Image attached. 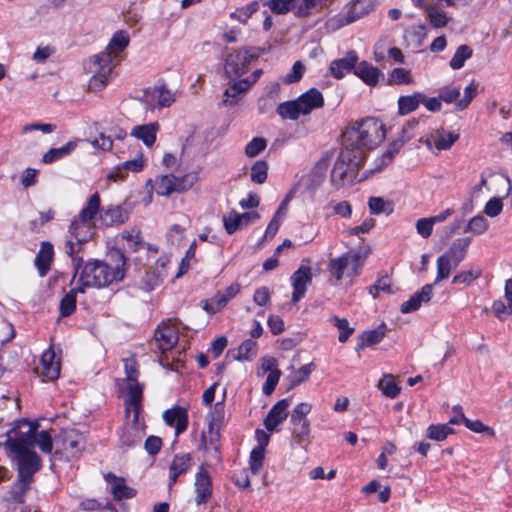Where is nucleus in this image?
Returning <instances> with one entry per match:
<instances>
[{
    "label": "nucleus",
    "mask_w": 512,
    "mask_h": 512,
    "mask_svg": "<svg viewBox=\"0 0 512 512\" xmlns=\"http://www.w3.org/2000/svg\"><path fill=\"white\" fill-rule=\"evenodd\" d=\"M62 444L65 450H70L72 453H78L85 447V438L82 433L75 429L63 430Z\"/></svg>",
    "instance_id": "nucleus-34"
},
{
    "label": "nucleus",
    "mask_w": 512,
    "mask_h": 512,
    "mask_svg": "<svg viewBox=\"0 0 512 512\" xmlns=\"http://www.w3.org/2000/svg\"><path fill=\"white\" fill-rule=\"evenodd\" d=\"M132 204L125 201L121 204H109L102 209L101 220L106 224H124L129 220Z\"/></svg>",
    "instance_id": "nucleus-18"
},
{
    "label": "nucleus",
    "mask_w": 512,
    "mask_h": 512,
    "mask_svg": "<svg viewBox=\"0 0 512 512\" xmlns=\"http://www.w3.org/2000/svg\"><path fill=\"white\" fill-rule=\"evenodd\" d=\"M262 0H254L246 6L237 8L230 13V18L236 20L241 24H247L248 20L255 14L261 7Z\"/></svg>",
    "instance_id": "nucleus-41"
},
{
    "label": "nucleus",
    "mask_w": 512,
    "mask_h": 512,
    "mask_svg": "<svg viewBox=\"0 0 512 512\" xmlns=\"http://www.w3.org/2000/svg\"><path fill=\"white\" fill-rule=\"evenodd\" d=\"M126 377L123 379L124 387L121 389L126 393L124 400L125 414L129 417L130 412L134 413V421H137L142 409L143 384L138 382L139 371L134 358L124 360Z\"/></svg>",
    "instance_id": "nucleus-6"
},
{
    "label": "nucleus",
    "mask_w": 512,
    "mask_h": 512,
    "mask_svg": "<svg viewBox=\"0 0 512 512\" xmlns=\"http://www.w3.org/2000/svg\"><path fill=\"white\" fill-rule=\"evenodd\" d=\"M158 130L159 124L157 122L137 125L132 129L131 136L141 140L149 147L155 143Z\"/></svg>",
    "instance_id": "nucleus-35"
},
{
    "label": "nucleus",
    "mask_w": 512,
    "mask_h": 512,
    "mask_svg": "<svg viewBox=\"0 0 512 512\" xmlns=\"http://www.w3.org/2000/svg\"><path fill=\"white\" fill-rule=\"evenodd\" d=\"M385 138L384 126L376 118H366L355 123L344 134V146L354 152L373 149Z\"/></svg>",
    "instance_id": "nucleus-4"
},
{
    "label": "nucleus",
    "mask_w": 512,
    "mask_h": 512,
    "mask_svg": "<svg viewBox=\"0 0 512 512\" xmlns=\"http://www.w3.org/2000/svg\"><path fill=\"white\" fill-rule=\"evenodd\" d=\"M77 293H84L83 287L72 289L61 299L60 314L62 317H68L75 311Z\"/></svg>",
    "instance_id": "nucleus-44"
},
{
    "label": "nucleus",
    "mask_w": 512,
    "mask_h": 512,
    "mask_svg": "<svg viewBox=\"0 0 512 512\" xmlns=\"http://www.w3.org/2000/svg\"><path fill=\"white\" fill-rule=\"evenodd\" d=\"M157 103L161 107H169L174 103V94L166 87V85H160L157 88Z\"/></svg>",
    "instance_id": "nucleus-64"
},
{
    "label": "nucleus",
    "mask_w": 512,
    "mask_h": 512,
    "mask_svg": "<svg viewBox=\"0 0 512 512\" xmlns=\"http://www.w3.org/2000/svg\"><path fill=\"white\" fill-rule=\"evenodd\" d=\"M155 339L161 350H169L178 342V332L173 326L163 325L155 332Z\"/></svg>",
    "instance_id": "nucleus-32"
},
{
    "label": "nucleus",
    "mask_w": 512,
    "mask_h": 512,
    "mask_svg": "<svg viewBox=\"0 0 512 512\" xmlns=\"http://www.w3.org/2000/svg\"><path fill=\"white\" fill-rule=\"evenodd\" d=\"M77 147V141H69L64 146L59 148L49 149L42 157V162L45 164H51L58 160H61L70 155Z\"/></svg>",
    "instance_id": "nucleus-38"
},
{
    "label": "nucleus",
    "mask_w": 512,
    "mask_h": 512,
    "mask_svg": "<svg viewBox=\"0 0 512 512\" xmlns=\"http://www.w3.org/2000/svg\"><path fill=\"white\" fill-rule=\"evenodd\" d=\"M207 463L202 464L195 475V502L197 505L207 503L212 497V480L206 470Z\"/></svg>",
    "instance_id": "nucleus-17"
},
{
    "label": "nucleus",
    "mask_w": 512,
    "mask_h": 512,
    "mask_svg": "<svg viewBox=\"0 0 512 512\" xmlns=\"http://www.w3.org/2000/svg\"><path fill=\"white\" fill-rule=\"evenodd\" d=\"M31 459L34 460V462H30L29 464L15 461L18 467V481L12 488L11 499L17 503L24 502V495L33 481L34 474L38 471L35 456L31 457L30 460Z\"/></svg>",
    "instance_id": "nucleus-10"
},
{
    "label": "nucleus",
    "mask_w": 512,
    "mask_h": 512,
    "mask_svg": "<svg viewBox=\"0 0 512 512\" xmlns=\"http://www.w3.org/2000/svg\"><path fill=\"white\" fill-rule=\"evenodd\" d=\"M330 322L340 331L338 340L341 343H345L355 331L354 327H350L349 322L346 318H339L338 316H333L330 319Z\"/></svg>",
    "instance_id": "nucleus-51"
},
{
    "label": "nucleus",
    "mask_w": 512,
    "mask_h": 512,
    "mask_svg": "<svg viewBox=\"0 0 512 512\" xmlns=\"http://www.w3.org/2000/svg\"><path fill=\"white\" fill-rule=\"evenodd\" d=\"M163 419L167 425L175 427V435L183 433L188 427L187 410L180 406L168 409L163 414Z\"/></svg>",
    "instance_id": "nucleus-24"
},
{
    "label": "nucleus",
    "mask_w": 512,
    "mask_h": 512,
    "mask_svg": "<svg viewBox=\"0 0 512 512\" xmlns=\"http://www.w3.org/2000/svg\"><path fill=\"white\" fill-rule=\"evenodd\" d=\"M461 420L468 429L475 433H488L490 436L494 435V430L489 426H486L480 420H470L467 417H465L464 414H461Z\"/></svg>",
    "instance_id": "nucleus-60"
},
{
    "label": "nucleus",
    "mask_w": 512,
    "mask_h": 512,
    "mask_svg": "<svg viewBox=\"0 0 512 512\" xmlns=\"http://www.w3.org/2000/svg\"><path fill=\"white\" fill-rule=\"evenodd\" d=\"M39 424L22 419L17 422L14 428L7 433V440L4 446L11 453L14 461L25 464L30 463V458L35 456L37 469L41 467V459L33 450L37 444L44 453H51L53 448L52 437L48 431L38 432ZM34 460L31 459V463Z\"/></svg>",
    "instance_id": "nucleus-1"
},
{
    "label": "nucleus",
    "mask_w": 512,
    "mask_h": 512,
    "mask_svg": "<svg viewBox=\"0 0 512 512\" xmlns=\"http://www.w3.org/2000/svg\"><path fill=\"white\" fill-rule=\"evenodd\" d=\"M297 0H262V6H268L275 14H286L295 7Z\"/></svg>",
    "instance_id": "nucleus-52"
},
{
    "label": "nucleus",
    "mask_w": 512,
    "mask_h": 512,
    "mask_svg": "<svg viewBox=\"0 0 512 512\" xmlns=\"http://www.w3.org/2000/svg\"><path fill=\"white\" fill-rule=\"evenodd\" d=\"M329 165L328 157L319 159L311 171L301 178L300 185L303 186L306 191H315L325 180Z\"/></svg>",
    "instance_id": "nucleus-16"
},
{
    "label": "nucleus",
    "mask_w": 512,
    "mask_h": 512,
    "mask_svg": "<svg viewBox=\"0 0 512 512\" xmlns=\"http://www.w3.org/2000/svg\"><path fill=\"white\" fill-rule=\"evenodd\" d=\"M184 179L172 174L161 176L156 182V192L160 196H168L173 192L185 191Z\"/></svg>",
    "instance_id": "nucleus-28"
},
{
    "label": "nucleus",
    "mask_w": 512,
    "mask_h": 512,
    "mask_svg": "<svg viewBox=\"0 0 512 512\" xmlns=\"http://www.w3.org/2000/svg\"><path fill=\"white\" fill-rule=\"evenodd\" d=\"M257 352V343L251 339L245 340L233 354L234 359L239 361L251 360Z\"/></svg>",
    "instance_id": "nucleus-48"
},
{
    "label": "nucleus",
    "mask_w": 512,
    "mask_h": 512,
    "mask_svg": "<svg viewBox=\"0 0 512 512\" xmlns=\"http://www.w3.org/2000/svg\"><path fill=\"white\" fill-rule=\"evenodd\" d=\"M368 206L371 214L375 215H390L394 211V203L389 200H384L381 197H370L368 200Z\"/></svg>",
    "instance_id": "nucleus-45"
},
{
    "label": "nucleus",
    "mask_w": 512,
    "mask_h": 512,
    "mask_svg": "<svg viewBox=\"0 0 512 512\" xmlns=\"http://www.w3.org/2000/svg\"><path fill=\"white\" fill-rule=\"evenodd\" d=\"M358 60L359 58L355 51H348L343 58L333 60L330 63L329 70L331 75L336 79H341L346 73L354 72Z\"/></svg>",
    "instance_id": "nucleus-21"
},
{
    "label": "nucleus",
    "mask_w": 512,
    "mask_h": 512,
    "mask_svg": "<svg viewBox=\"0 0 512 512\" xmlns=\"http://www.w3.org/2000/svg\"><path fill=\"white\" fill-rule=\"evenodd\" d=\"M131 414V424L124 429L123 434L121 436V445L122 447L125 448H130L139 444L142 438V433L138 427L139 418L137 419V421H134V413L132 411L130 412L129 416Z\"/></svg>",
    "instance_id": "nucleus-37"
},
{
    "label": "nucleus",
    "mask_w": 512,
    "mask_h": 512,
    "mask_svg": "<svg viewBox=\"0 0 512 512\" xmlns=\"http://www.w3.org/2000/svg\"><path fill=\"white\" fill-rule=\"evenodd\" d=\"M472 54L473 51L468 45H460L450 60V67L454 70L461 69L465 61L472 57Z\"/></svg>",
    "instance_id": "nucleus-49"
},
{
    "label": "nucleus",
    "mask_w": 512,
    "mask_h": 512,
    "mask_svg": "<svg viewBox=\"0 0 512 512\" xmlns=\"http://www.w3.org/2000/svg\"><path fill=\"white\" fill-rule=\"evenodd\" d=\"M378 387L382 393L389 398H395L400 393V388L396 384L392 374H385L379 381Z\"/></svg>",
    "instance_id": "nucleus-50"
},
{
    "label": "nucleus",
    "mask_w": 512,
    "mask_h": 512,
    "mask_svg": "<svg viewBox=\"0 0 512 512\" xmlns=\"http://www.w3.org/2000/svg\"><path fill=\"white\" fill-rule=\"evenodd\" d=\"M105 479L110 485V492L112 493L114 499L121 501L124 499H131L136 495V490L127 486L123 477H118L115 474L109 472L105 475Z\"/></svg>",
    "instance_id": "nucleus-23"
},
{
    "label": "nucleus",
    "mask_w": 512,
    "mask_h": 512,
    "mask_svg": "<svg viewBox=\"0 0 512 512\" xmlns=\"http://www.w3.org/2000/svg\"><path fill=\"white\" fill-rule=\"evenodd\" d=\"M259 219V213L257 211H249L242 214L232 212L228 218L224 217L223 224H244L254 222Z\"/></svg>",
    "instance_id": "nucleus-54"
},
{
    "label": "nucleus",
    "mask_w": 512,
    "mask_h": 512,
    "mask_svg": "<svg viewBox=\"0 0 512 512\" xmlns=\"http://www.w3.org/2000/svg\"><path fill=\"white\" fill-rule=\"evenodd\" d=\"M101 198L98 192L92 194L78 214V221L86 224L93 221L100 212Z\"/></svg>",
    "instance_id": "nucleus-33"
},
{
    "label": "nucleus",
    "mask_w": 512,
    "mask_h": 512,
    "mask_svg": "<svg viewBox=\"0 0 512 512\" xmlns=\"http://www.w3.org/2000/svg\"><path fill=\"white\" fill-rule=\"evenodd\" d=\"M389 82L394 84H411L413 79L408 70L395 68L390 73Z\"/></svg>",
    "instance_id": "nucleus-61"
},
{
    "label": "nucleus",
    "mask_w": 512,
    "mask_h": 512,
    "mask_svg": "<svg viewBox=\"0 0 512 512\" xmlns=\"http://www.w3.org/2000/svg\"><path fill=\"white\" fill-rule=\"evenodd\" d=\"M267 146V141L262 137L253 138L245 148L248 157H255L260 154Z\"/></svg>",
    "instance_id": "nucleus-63"
},
{
    "label": "nucleus",
    "mask_w": 512,
    "mask_h": 512,
    "mask_svg": "<svg viewBox=\"0 0 512 512\" xmlns=\"http://www.w3.org/2000/svg\"><path fill=\"white\" fill-rule=\"evenodd\" d=\"M302 115H308L314 109L321 108L324 105L322 93L316 88H311L296 99Z\"/></svg>",
    "instance_id": "nucleus-26"
},
{
    "label": "nucleus",
    "mask_w": 512,
    "mask_h": 512,
    "mask_svg": "<svg viewBox=\"0 0 512 512\" xmlns=\"http://www.w3.org/2000/svg\"><path fill=\"white\" fill-rule=\"evenodd\" d=\"M199 449L203 450L212 462H221L220 432L213 423L209 424L207 431L202 432Z\"/></svg>",
    "instance_id": "nucleus-13"
},
{
    "label": "nucleus",
    "mask_w": 512,
    "mask_h": 512,
    "mask_svg": "<svg viewBox=\"0 0 512 512\" xmlns=\"http://www.w3.org/2000/svg\"><path fill=\"white\" fill-rule=\"evenodd\" d=\"M370 253L369 249L360 252H348L341 257L331 259L328 265L330 273L341 280L344 275L354 277L359 274L365 259Z\"/></svg>",
    "instance_id": "nucleus-8"
},
{
    "label": "nucleus",
    "mask_w": 512,
    "mask_h": 512,
    "mask_svg": "<svg viewBox=\"0 0 512 512\" xmlns=\"http://www.w3.org/2000/svg\"><path fill=\"white\" fill-rule=\"evenodd\" d=\"M294 196V190H291L285 198L280 203L278 209L276 210L273 218L269 222V224H279L280 222L284 221L288 212V205L291 199Z\"/></svg>",
    "instance_id": "nucleus-59"
},
{
    "label": "nucleus",
    "mask_w": 512,
    "mask_h": 512,
    "mask_svg": "<svg viewBox=\"0 0 512 512\" xmlns=\"http://www.w3.org/2000/svg\"><path fill=\"white\" fill-rule=\"evenodd\" d=\"M423 101V93L414 92L411 95L400 96L398 99V113L407 115L415 111Z\"/></svg>",
    "instance_id": "nucleus-39"
},
{
    "label": "nucleus",
    "mask_w": 512,
    "mask_h": 512,
    "mask_svg": "<svg viewBox=\"0 0 512 512\" xmlns=\"http://www.w3.org/2000/svg\"><path fill=\"white\" fill-rule=\"evenodd\" d=\"M411 136L407 138H401L394 140L391 142L383 154L375 160L374 167L370 169L369 173L373 174L375 172L381 171L384 167L388 166L395 156L399 153L400 149L403 147L404 143L408 141Z\"/></svg>",
    "instance_id": "nucleus-25"
},
{
    "label": "nucleus",
    "mask_w": 512,
    "mask_h": 512,
    "mask_svg": "<svg viewBox=\"0 0 512 512\" xmlns=\"http://www.w3.org/2000/svg\"><path fill=\"white\" fill-rule=\"evenodd\" d=\"M52 260L53 246L48 242H43L35 258V265L38 269L40 276L43 277L48 273V271L50 270Z\"/></svg>",
    "instance_id": "nucleus-36"
},
{
    "label": "nucleus",
    "mask_w": 512,
    "mask_h": 512,
    "mask_svg": "<svg viewBox=\"0 0 512 512\" xmlns=\"http://www.w3.org/2000/svg\"><path fill=\"white\" fill-rule=\"evenodd\" d=\"M458 139L459 134L436 129L426 137L424 144L428 149H432L434 146L438 151H442L450 149Z\"/></svg>",
    "instance_id": "nucleus-19"
},
{
    "label": "nucleus",
    "mask_w": 512,
    "mask_h": 512,
    "mask_svg": "<svg viewBox=\"0 0 512 512\" xmlns=\"http://www.w3.org/2000/svg\"><path fill=\"white\" fill-rule=\"evenodd\" d=\"M241 291L239 283H233L227 287L223 292L218 291L211 299L203 301V309L213 315L221 311L227 303L233 299Z\"/></svg>",
    "instance_id": "nucleus-15"
},
{
    "label": "nucleus",
    "mask_w": 512,
    "mask_h": 512,
    "mask_svg": "<svg viewBox=\"0 0 512 512\" xmlns=\"http://www.w3.org/2000/svg\"><path fill=\"white\" fill-rule=\"evenodd\" d=\"M433 295V285L426 284L421 291L415 293L411 298L402 303L400 311L403 314L411 313L418 310L422 303H428Z\"/></svg>",
    "instance_id": "nucleus-27"
},
{
    "label": "nucleus",
    "mask_w": 512,
    "mask_h": 512,
    "mask_svg": "<svg viewBox=\"0 0 512 512\" xmlns=\"http://www.w3.org/2000/svg\"><path fill=\"white\" fill-rule=\"evenodd\" d=\"M481 274H482V271L480 269L462 271L453 277L452 283L453 284L460 283V284L469 285L474 280L478 279L481 276Z\"/></svg>",
    "instance_id": "nucleus-62"
},
{
    "label": "nucleus",
    "mask_w": 512,
    "mask_h": 512,
    "mask_svg": "<svg viewBox=\"0 0 512 512\" xmlns=\"http://www.w3.org/2000/svg\"><path fill=\"white\" fill-rule=\"evenodd\" d=\"M453 433L454 429L448 424H432L427 428V437L434 441H444L448 435Z\"/></svg>",
    "instance_id": "nucleus-53"
},
{
    "label": "nucleus",
    "mask_w": 512,
    "mask_h": 512,
    "mask_svg": "<svg viewBox=\"0 0 512 512\" xmlns=\"http://www.w3.org/2000/svg\"><path fill=\"white\" fill-rule=\"evenodd\" d=\"M478 93V83L471 81L468 86L464 89V95L461 99L456 102V110L462 111L466 109L471 101L476 97Z\"/></svg>",
    "instance_id": "nucleus-55"
},
{
    "label": "nucleus",
    "mask_w": 512,
    "mask_h": 512,
    "mask_svg": "<svg viewBox=\"0 0 512 512\" xmlns=\"http://www.w3.org/2000/svg\"><path fill=\"white\" fill-rule=\"evenodd\" d=\"M289 406V399H282L273 405L264 419V426L268 431H274L287 418Z\"/></svg>",
    "instance_id": "nucleus-22"
},
{
    "label": "nucleus",
    "mask_w": 512,
    "mask_h": 512,
    "mask_svg": "<svg viewBox=\"0 0 512 512\" xmlns=\"http://www.w3.org/2000/svg\"><path fill=\"white\" fill-rule=\"evenodd\" d=\"M42 375L50 380H56L60 375V361L56 360V354L52 348L46 350L41 357Z\"/></svg>",
    "instance_id": "nucleus-29"
},
{
    "label": "nucleus",
    "mask_w": 512,
    "mask_h": 512,
    "mask_svg": "<svg viewBox=\"0 0 512 512\" xmlns=\"http://www.w3.org/2000/svg\"><path fill=\"white\" fill-rule=\"evenodd\" d=\"M386 330V325L382 323L376 329L364 331L360 335L358 348L362 349L381 342L386 335Z\"/></svg>",
    "instance_id": "nucleus-40"
},
{
    "label": "nucleus",
    "mask_w": 512,
    "mask_h": 512,
    "mask_svg": "<svg viewBox=\"0 0 512 512\" xmlns=\"http://www.w3.org/2000/svg\"><path fill=\"white\" fill-rule=\"evenodd\" d=\"M457 266L458 263H454V260L447 257L445 254L441 255L437 259V276L435 283L446 279L450 275L451 270Z\"/></svg>",
    "instance_id": "nucleus-47"
},
{
    "label": "nucleus",
    "mask_w": 512,
    "mask_h": 512,
    "mask_svg": "<svg viewBox=\"0 0 512 512\" xmlns=\"http://www.w3.org/2000/svg\"><path fill=\"white\" fill-rule=\"evenodd\" d=\"M268 175V164L263 160L256 161L252 167L250 172L251 181L257 184H263Z\"/></svg>",
    "instance_id": "nucleus-56"
},
{
    "label": "nucleus",
    "mask_w": 512,
    "mask_h": 512,
    "mask_svg": "<svg viewBox=\"0 0 512 512\" xmlns=\"http://www.w3.org/2000/svg\"><path fill=\"white\" fill-rule=\"evenodd\" d=\"M262 75L261 69H256L252 75L245 79L234 81L223 94L221 104L224 106H235L240 101V95L246 92Z\"/></svg>",
    "instance_id": "nucleus-12"
},
{
    "label": "nucleus",
    "mask_w": 512,
    "mask_h": 512,
    "mask_svg": "<svg viewBox=\"0 0 512 512\" xmlns=\"http://www.w3.org/2000/svg\"><path fill=\"white\" fill-rule=\"evenodd\" d=\"M373 8L372 0H352L345 6L342 12L329 18L326 26L329 30L336 31L367 15Z\"/></svg>",
    "instance_id": "nucleus-9"
},
{
    "label": "nucleus",
    "mask_w": 512,
    "mask_h": 512,
    "mask_svg": "<svg viewBox=\"0 0 512 512\" xmlns=\"http://www.w3.org/2000/svg\"><path fill=\"white\" fill-rule=\"evenodd\" d=\"M425 12L427 13L430 24L435 28L445 27L450 20L446 13L441 10L437 4H428L425 7Z\"/></svg>",
    "instance_id": "nucleus-43"
},
{
    "label": "nucleus",
    "mask_w": 512,
    "mask_h": 512,
    "mask_svg": "<svg viewBox=\"0 0 512 512\" xmlns=\"http://www.w3.org/2000/svg\"><path fill=\"white\" fill-rule=\"evenodd\" d=\"M354 74L360 78L365 84L375 86L380 77V70L367 61L357 62Z\"/></svg>",
    "instance_id": "nucleus-30"
},
{
    "label": "nucleus",
    "mask_w": 512,
    "mask_h": 512,
    "mask_svg": "<svg viewBox=\"0 0 512 512\" xmlns=\"http://www.w3.org/2000/svg\"><path fill=\"white\" fill-rule=\"evenodd\" d=\"M312 410L309 403H299L292 411L291 423L294 425L293 436L295 441L303 445L308 442L310 436V421L306 418Z\"/></svg>",
    "instance_id": "nucleus-11"
},
{
    "label": "nucleus",
    "mask_w": 512,
    "mask_h": 512,
    "mask_svg": "<svg viewBox=\"0 0 512 512\" xmlns=\"http://www.w3.org/2000/svg\"><path fill=\"white\" fill-rule=\"evenodd\" d=\"M278 115L283 119L296 120L302 115L296 100L280 103L276 109Z\"/></svg>",
    "instance_id": "nucleus-46"
},
{
    "label": "nucleus",
    "mask_w": 512,
    "mask_h": 512,
    "mask_svg": "<svg viewBox=\"0 0 512 512\" xmlns=\"http://www.w3.org/2000/svg\"><path fill=\"white\" fill-rule=\"evenodd\" d=\"M263 53L259 47H243L228 54L225 62V73L231 80V84L236 79L244 75L252 61L258 59Z\"/></svg>",
    "instance_id": "nucleus-7"
},
{
    "label": "nucleus",
    "mask_w": 512,
    "mask_h": 512,
    "mask_svg": "<svg viewBox=\"0 0 512 512\" xmlns=\"http://www.w3.org/2000/svg\"><path fill=\"white\" fill-rule=\"evenodd\" d=\"M95 226H70L69 236L66 240V253L73 257L81 246L90 241L94 236Z\"/></svg>",
    "instance_id": "nucleus-14"
},
{
    "label": "nucleus",
    "mask_w": 512,
    "mask_h": 512,
    "mask_svg": "<svg viewBox=\"0 0 512 512\" xmlns=\"http://www.w3.org/2000/svg\"><path fill=\"white\" fill-rule=\"evenodd\" d=\"M470 241H471L470 236L458 238L457 240H455L452 243L449 250L444 254L447 257H449L450 259L454 260V263L459 264L464 259L465 255H466V250L470 244Z\"/></svg>",
    "instance_id": "nucleus-42"
},
{
    "label": "nucleus",
    "mask_w": 512,
    "mask_h": 512,
    "mask_svg": "<svg viewBox=\"0 0 512 512\" xmlns=\"http://www.w3.org/2000/svg\"><path fill=\"white\" fill-rule=\"evenodd\" d=\"M264 457H265V449H263L262 447H255L251 454H250V460H249V464H250V469H251V472L256 475L259 473V471L261 470L262 466H263V462H264Z\"/></svg>",
    "instance_id": "nucleus-58"
},
{
    "label": "nucleus",
    "mask_w": 512,
    "mask_h": 512,
    "mask_svg": "<svg viewBox=\"0 0 512 512\" xmlns=\"http://www.w3.org/2000/svg\"><path fill=\"white\" fill-rule=\"evenodd\" d=\"M315 365L313 363H309L307 365L302 366L298 370H294V367L291 366L289 369L294 371V376L290 380V388L296 387L300 385L301 383L305 382L311 372L314 370Z\"/></svg>",
    "instance_id": "nucleus-57"
},
{
    "label": "nucleus",
    "mask_w": 512,
    "mask_h": 512,
    "mask_svg": "<svg viewBox=\"0 0 512 512\" xmlns=\"http://www.w3.org/2000/svg\"><path fill=\"white\" fill-rule=\"evenodd\" d=\"M312 281V272L309 266L302 265L291 276L292 286L294 291L292 293V301L298 302L305 294L307 285Z\"/></svg>",
    "instance_id": "nucleus-20"
},
{
    "label": "nucleus",
    "mask_w": 512,
    "mask_h": 512,
    "mask_svg": "<svg viewBox=\"0 0 512 512\" xmlns=\"http://www.w3.org/2000/svg\"><path fill=\"white\" fill-rule=\"evenodd\" d=\"M113 257L116 261L115 267H111L100 260L85 263L80 271V287H83V289L85 287L101 288L123 280L125 276V256L121 251H116Z\"/></svg>",
    "instance_id": "nucleus-3"
},
{
    "label": "nucleus",
    "mask_w": 512,
    "mask_h": 512,
    "mask_svg": "<svg viewBox=\"0 0 512 512\" xmlns=\"http://www.w3.org/2000/svg\"><path fill=\"white\" fill-rule=\"evenodd\" d=\"M365 158V151L354 152L344 146L331 171L332 183L337 187L353 183Z\"/></svg>",
    "instance_id": "nucleus-5"
},
{
    "label": "nucleus",
    "mask_w": 512,
    "mask_h": 512,
    "mask_svg": "<svg viewBox=\"0 0 512 512\" xmlns=\"http://www.w3.org/2000/svg\"><path fill=\"white\" fill-rule=\"evenodd\" d=\"M192 465L190 454H177L170 465L169 487L176 483L181 474L186 473Z\"/></svg>",
    "instance_id": "nucleus-31"
},
{
    "label": "nucleus",
    "mask_w": 512,
    "mask_h": 512,
    "mask_svg": "<svg viewBox=\"0 0 512 512\" xmlns=\"http://www.w3.org/2000/svg\"><path fill=\"white\" fill-rule=\"evenodd\" d=\"M129 36L126 32L117 31L111 38L106 49L94 55L84 63V69L92 74L88 87L92 91H100L109 82L119 54L128 46Z\"/></svg>",
    "instance_id": "nucleus-2"
}]
</instances>
